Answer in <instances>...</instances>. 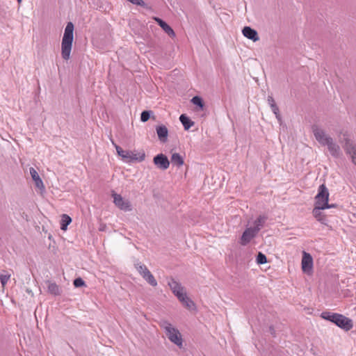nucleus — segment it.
<instances>
[{
	"instance_id": "obj_1",
	"label": "nucleus",
	"mask_w": 356,
	"mask_h": 356,
	"mask_svg": "<svg viewBox=\"0 0 356 356\" xmlns=\"http://www.w3.org/2000/svg\"><path fill=\"white\" fill-rule=\"evenodd\" d=\"M74 24L70 22L67 24L61 42V56L63 60H68L70 58V54L74 40Z\"/></svg>"
},
{
	"instance_id": "obj_2",
	"label": "nucleus",
	"mask_w": 356,
	"mask_h": 356,
	"mask_svg": "<svg viewBox=\"0 0 356 356\" xmlns=\"http://www.w3.org/2000/svg\"><path fill=\"white\" fill-rule=\"evenodd\" d=\"M321 316L323 319L334 323L338 327L343 329L346 331H348L353 328V324L352 320L342 314L332 313L330 312H324L321 314Z\"/></svg>"
},
{
	"instance_id": "obj_3",
	"label": "nucleus",
	"mask_w": 356,
	"mask_h": 356,
	"mask_svg": "<svg viewBox=\"0 0 356 356\" xmlns=\"http://www.w3.org/2000/svg\"><path fill=\"white\" fill-rule=\"evenodd\" d=\"M159 325L165 331V335L168 339L181 348L182 346V338L179 331L173 327L171 323L165 320H161L159 322Z\"/></svg>"
},
{
	"instance_id": "obj_4",
	"label": "nucleus",
	"mask_w": 356,
	"mask_h": 356,
	"mask_svg": "<svg viewBox=\"0 0 356 356\" xmlns=\"http://www.w3.org/2000/svg\"><path fill=\"white\" fill-rule=\"evenodd\" d=\"M115 147L118 154L126 162H141L145 160V153L143 150L129 151L124 150L120 146L115 144Z\"/></svg>"
},
{
	"instance_id": "obj_5",
	"label": "nucleus",
	"mask_w": 356,
	"mask_h": 356,
	"mask_svg": "<svg viewBox=\"0 0 356 356\" xmlns=\"http://www.w3.org/2000/svg\"><path fill=\"white\" fill-rule=\"evenodd\" d=\"M329 191L325 184H321L318 190V193L315 197V206H320L324 208L329 207Z\"/></svg>"
},
{
	"instance_id": "obj_6",
	"label": "nucleus",
	"mask_w": 356,
	"mask_h": 356,
	"mask_svg": "<svg viewBox=\"0 0 356 356\" xmlns=\"http://www.w3.org/2000/svg\"><path fill=\"white\" fill-rule=\"evenodd\" d=\"M312 132L314 135L316 140L323 146H325V144L329 142V140L332 138L328 134L325 133V131L319 128L316 125H314L312 127Z\"/></svg>"
},
{
	"instance_id": "obj_7",
	"label": "nucleus",
	"mask_w": 356,
	"mask_h": 356,
	"mask_svg": "<svg viewBox=\"0 0 356 356\" xmlns=\"http://www.w3.org/2000/svg\"><path fill=\"white\" fill-rule=\"evenodd\" d=\"M113 197L114 204L121 210L124 211H130L132 209L130 202L127 200H124L120 195L113 193L112 195Z\"/></svg>"
},
{
	"instance_id": "obj_8",
	"label": "nucleus",
	"mask_w": 356,
	"mask_h": 356,
	"mask_svg": "<svg viewBox=\"0 0 356 356\" xmlns=\"http://www.w3.org/2000/svg\"><path fill=\"white\" fill-rule=\"evenodd\" d=\"M168 284L170 286L172 292L177 298V299L180 298V297L183 294H185L186 293L184 287L182 286L181 284L179 282H177L174 278H170Z\"/></svg>"
},
{
	"instance_id": "obj_9",
	"label": "nucleus",
	"mask_w": 356,
	"mask_h": 356,
	"mask_svg": "<svg viewBox=\"0 0 356 356\" xmlns=\"http://www.w3.org/2000/svg\"><path fill=\"white\" fill-rule=\"evenodd\" d=\"M153 162L158 168L162 170L168 169L170 166V161L167 156L163 154H159L155 156Z\"/></svg>"
},
{
	"instance_id": "obj_10",
	"label": "nucleus",
	"mask_w": 356,
	"mask_h": 356,
	"mask_svg": "<svg viewBox=\"0 0 356 356\" xmlns=\"http://www.w3.org/2000/svg\"><path fill=\"white\" fill-rule=\"evenodd\" d=\"M258 232L257 230L253 229L252 227L247 228L243 233L241 238L240 243L242 245H246L248 243L250 242V241L254 238Z\"/></svg>"
},
{
	"instance_id": "obj_11",
	"label": "nucleus",
	"mask_w": 356,
	"mask_h": 356,
	"mask_svg": "<svg viewBox=\"0 0 356 356\" xmlns=\"http://www.w3.org/2000/svg\"><path fill=\"white\" fill-rule=\"evenodd\" d=\"M313 267V259L310 254L303 252L302 259V271L307 273H309Z\"/></svg>"
},
{
	"instance_id": "obj_12",
	"label": "nucleus",
	"mask_w": 356,
	"mask_h": 356,
	"mask_svg": "<svg viewBox=\"0 0 356 356\" xmlns=\"http://www.w3.org/2000/svg\"><path fill=\"white\" fill-rule=\"evenodd\" d=\"M330 154L335 157L339 158L341 155V151L339 145L334 142L333 138H331L329 142L325 144Z\"/></svg>"
},
{
	"instance_id": "obj_13",
	"label": "nucleus",
	"mask_w": 356,
	"mask_h": 356,
	"mask_svg": "<svg viewBox=\"0 0 356 356\" xmlns=\"http://www.w3.org/2000/svg\"><path fill=\"white\" fill-rule=\"evenodd\" d=\"M179 302L183 305L184 307L190 311H195L196 306L195 302L187 296L186 293L183 294L180 298H178Z\"/></svg>"
},
{
	"instance_id": "obj_14",
	"label": "nucleus",
	"mask_w": 356,
	"mask_h": 356,
	"mask_svg": "<svg viewBox=\"0 0 356 356\" xmlns=\"http://www.w3.org/2000/svg\"><path fill=\"white\" fill-rule=\"evenodd\" d=\"M153 19L170 37H175V31L165 22L157 17H154Z\"/></svg>"
},
{
	"instance_id": "obj_15",
	"label": "nucleus",
	"mask_w": 356,
	"mask_h": 356,
	"mask_svg": "<svg viewBox=\"0 0 356 356\" xmlns=\"http://www.w3.org/2000/svg\"><path fill=\"white\" fill-rule=\"evenodd\" d=\"M326 208L320 206H315L312 213L316 219L323 225H327V219L325 216L321 212V210H324Z\"/></svg>"
},
{
	"instance_id": "obj_16",
	"label": "nucleus",
	"mask_w": 356,
	"mask_h": 356,
	"mask_svg": "<svg viewBox=\"0 0 356 356\" xmlns=\"http://www.w3.org/2000/svg\"><path fill=\"white\" fill-rule=\"evenodd\" d=\"M156 131L159 140L161 143H166L168 140V128L163 125H159L156 127Z\"/></svg>"
},
{
	"instance_id": "obj_17",
	"label": "nucleus",
	"mask_w": 356,
	"mask_h": 356,
	"mask_svg": "<svg viewBox=\"0 0 356 356\" xmlns=\"http://www.w3.org/2000/svg\"><path fill=\"white\" fill-rule=\"evenodd\" d=\"M344 138L343 142L344 144L343 145V147L346 152V154H352L354 153L355 154V146L354 143L347 136L346 133L343 134Z\"/></svg>"
},
{
	"instance_id": "obj_18",
	"label": "nucleus",
	"mask_w": 356,
	"mask_h": 356,
	"mask_svg": "<svg viewBox=\"0 0 356 356\" xmlns=\"http://www.w3.org/2000/svg\"><path fill=\"white\" fill-rule=\"evenodd\" d=\"M242 33L245 37L252 40L254 42L258 41L259 40L257 31L250 26H245L243 29Z\"/></svg>"
},
{
	"instance_id": "obj_19",
	"label": "nucleus",
	"mask_w": 356,
	"mask_h": 356,
	"mask_svg": "<svg viewBox=\"0 0 356 356\" xmlns=\"http://www.w3.org/2000/svg\"><path fill=\"white\" fill-rule=\"evenodd\" d=\"M30 174L33 180L35 181V186L40 189H44V186L43 182L40 179L38 172L33 168H30Z\"/></svg>"
},
{
	"instance_id": "obj_20",
	"label": "nucleus",
	"mask_w": 356,
	"mask_h": 356,
	"mask_svg": "<svg viewBox=\"0 0 356 356\" xmlns=\"http://www.w3.org/2000/svg\"><path fill=\"white\" fill-rule=\"evenodd\" d=\"M134 266L138 273L143 277V279L147 277L149 274L152 273L149 270V269L147 268V266L140 262H136L134 264Z\"/></svg>"
},
{
	"instance_id": "obj_21",
	"label": "nucleus",
	"mask_w": 356,
	"mask_h": 356,
	"mask_svg": "<svg viewBox=\"0 0 356 356\" xmlns=\"http://www.w3.org/2000/svg\"><path fill=\"white\" fill-rule=\"evenodd\" d=\"M171 163L177 167H181L184 165V159L179 153H174L171 156Z\"/></svg>"
},
{
	"instance_id": "obj_22",
	"label": "nucleus",
	"mask_w": 356,
	"mask_h": 356,
	"mask_svg": "<svg viewBox=\"0 0 356 356\" xmlns=\"http://www.w3.org/2000/svg\"><path fill=\"white\" fill-rule=\"evenodd\" d=\"M179 120L185 130H188L194 124V122L184 114L180 115Z\"/></svg>"
},
{
	"instance_id": "obj_23",
	"label": "nucleus",
	"mask_w": 356,
	"mask_h": 356,
	"mask_svg": "<svg viewBox=\"0 0 356 356\" xmlns=\"http://www.w3.org/2000/svg\"><path fill=\"white\" fill-rule=\"evenodd\" d=\"M266 218L263 216H259L254 222V227H252L253 229L257 230V232L263 227Z\"/></svg>"
},
{
	"instance_id": "obj_24",
	"label": "nucleus",
	"mask_w": 356,
	"mask_h": 356,
	"mask_svg": "<svg viewBox=\"0 0 356 356\" xmlns=\"http://www.w3.org/2000/svg\"><path fill=\"white\" fill-rule=\"evenodd\" d=\"M48 292L54 296L60 295L61 291L55 282H48Z\"/></svg>"
},
{
	"instance_id": "obj_25",
	"label": "nucleus",
	"mask_w": 356,
	"mask_h": 356,
	"mask_svg": "<svg viewBox=\"0 0 356 356\" xmlns=\"http://www.w3.org/2000/svg\"><path fill=\"white\" fill-rule=\"evenodd\" d=\"M72 222V218L67 214H63L60 222V229L65 231L68 225Z\"/></svg>"
},
{
	"instance_id": "obj_26",
	"label": "nucleus",
	"mask_w": 356,
	"mask_h": 356,
	"mask_svg": "<svg viewBox=\"0 0 356 356\" xmlns=\"http://www.w3.org/2000/svg\"><path fill=\"white\" fill-rule=\"evenodd\" d=\"M191 102L199 106L201 109L203 108L204 107V102H203V100L201 97H198V96H195L192 98L191 99Z\"/></svg>"
},
{
	"instance_id": "obj_27",
	"label": "nucleus",
	"mask_w": 356,
	"mask_h": 356,
	"mask_svg": "<svg viewBox=\"0 0 356 356\" xmlns=\"http://www.w3.org/2000/svg\"><path fill=\"white\" fill-rule=\"evenodd\" d=\"M152 114V111H143L140 115V120L143 122H147L150 118V116Z\"/></svg>"
},
{
	"instance_id": "obj_28",
	"label": "nucleus",
	"mask_w": 356,
	"mask_h": 356,
	"mask_svg": "<svg viewBox=\"0 0 356 356\" xmlns=\"http://www.w3.org/2000/svg\"><path fill=\"white\" fill-rule=\"evenodd\" d=\"M149 285L152 286H157V282L156 279L154 278V275L151 273L149 275H148L147 277L144 279Z\"/></svg>"
},
{
	"instance_id": "obj_29",
	"label": "nucleus",
	"mask_w": 356,
	"mask_h": 356,
	"mask_svg": "<svg viewBox=\"0 0 356 356\" xmlns=\"http://www.w3.org/2000/svg\"><path fill=\"white\" fill-rule=\"evenodd\" d=\"M149 285L152 286H157V282L156 279L154 278V275L151 273L149 275H148L147 277L144 279Z\"/></svg>"
},
{
	"instance_id": "obj_30",
	"label": "nucleus",
	"mask_w": 356,
	"mask_h": 356,
	"mask_svg": "<svg viewBox=\"0 0 356 356\" xmlns=\"http://www.w3.org/2000/svg\"><path fill=\"white\" fill-rule=\"evenodd\" d=\"M257 262L259 264H266L267 262L266 256L261 252H259L257 256Z\"/></svg>"
},
{
	"instance_id": "obj_31",
	"label": "nucleus",
	"mask_w": 356,
	"mask_h": 356,
	"mask_svg": "<svg viewBox=\"0 0 356 356\" xmlns=\"http://www.w3.org/2000/svg\"><path fill=\"white\" fill-rule=\"evenodd\" d=\"M10 277V274L0 275V282L1 283L3 288H4L5 285L8 282Z\"/></svg>"
},
{
	"instance_id": "obj_32",
	"label": "nucleus",
	"mask_w": 356,
	"mask_h": 356,
	"mask_svg": "<svg viewBox=\"0 0 356 356\" xmlns=\"http://www.w3.org/2000/svg\"><path fill=\"white\" fill-rule=\"evenodd\" d=\"M74 285L75 287L76 288H79V287H81V286H86V283L83 280L82 278L81 277H78V278H76L74 280V282H73Z\"/></svg>"
},
{
	"instance_id": "obj_33",
	"label": "nucleus",
	"mask_w": 356,
	"mask_h": 356,
	"mask_svg": "<svg viewBox=\"0 0 356 356\" xmlns=\"http://www.w3.org/2000/svg\"><path fill=\"white\" fill-rule=\"evenodd\" d=\"M271 109H272V111L274 113V114L276 116V118L278 120H281V117H280V111H279V108L278 106H277V104H275L273 106H270Z\"/></svg>"
},
{
	"instance_id": "obj_34",
	"label": "nucleus",
	"mask_w": 356,
	"mask_h": 356,
	"mask_svg": "<svg viewBox=\"0 0 356 356\" xmlns=\"http://www.w3.org/2000/svg\"><path fill=\"white\" fill-rule=\"evenodd\" d=\"M268 102L270 106L276 104V103H275V100H274V99H273V97L272 96H268Z\"/></svg>"
},
{
	"instance_id": "obj_35",
	"label": "nucleus",
	"mask_w": 356,
	"mask_h": 356,
	"mask_svg": "<svg viewBox=\"0 0 356 356\" xmlns=\"http://www.w3.org/2000/svg\"><path fill=\"white\" fill-rule=\"evenodd\" d=\"M351 156L352 161L356 164V150H355V154L354 153L348 154Z\"/></svg>"
},
{
	"instance_id": "obj_36",
	"label": "nucleus",
	"mask_w": 356,
	"mask_h": 356,
	"mask_svg": "<svg viewBox=\"0 0 356 356\" xmlns=\"http://www.w3.org/2000/svg\"><path fill=\"white\" fill-rule=\"evenodd\" d=\"M106 228V225H101L99 227V231H104Z\"/></svg>"
},
{
	"instance_id": "obj_37",
	"label": "nucleus",
	"mask_w": 356,
	"mask_h": 356,
	"mask_svg": "<svg viewBox=\"0 0 356 356\" xmlns=\"http://www.w3.org/2000/svg\"><path fill=\"white\" fill-rule=\"evenodd\" d=\"M336 207V205H335V204H329V207H327L326 209L333 208V207Z\"/></svg>"
},
{
	"instance_id": "obj_38",
	"label": "nucleus",
	"mask_w": 356,
	"mask_h": 356,
	"mask_svg": "<svg viewBox=\"0 0 356 356\" xmlns=\"http://www.w3.org/2000/svg\"><path fill=\"white\" fill-rule=\"evenodd\" d=\"M27 292H28V293H31V290L27 289Z\"/></svg>"
},
{
	"instance_id": "obj_39",
	"label": "nucleus",
	"mask_w": 356,
	"mask_h": 356,
	"mask_svg": "<svg viewBox=\"0 0 356 356\" xmlns=\"http://www.w3.org/2000/svg\"><path fill=\"white\" fill-rule=\"evenodd\" d=\"M18 3H21L22 0H17Z\"/></svg>"
}]
</instances>
